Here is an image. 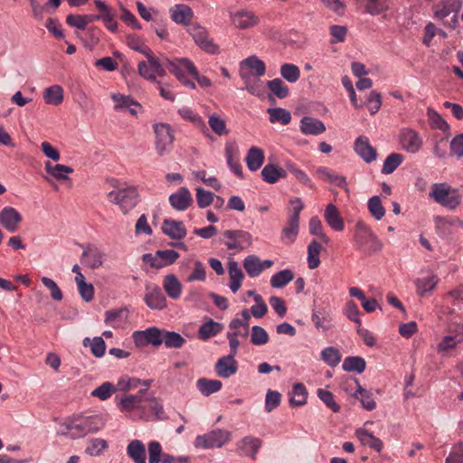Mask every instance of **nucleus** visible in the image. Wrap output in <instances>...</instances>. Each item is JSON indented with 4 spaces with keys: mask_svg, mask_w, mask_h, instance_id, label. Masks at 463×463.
<instances>
[{
    "mask_svg": "<svg viewBox=\"0 0 463 463\" xmlns=\"http://www.w3.org/2000/svg\"><path fill=\"white\" fill-rule=\"evenodd\" d=\"M144 300L152 309H163L166 307V299L158 287H155L151 291L147 292Z\"/></svg>",
    "mask_w": 463,
    "mask_h": 463,
    "instance_id": "26",
    "label": "nucleus"
},
{
    "mask_svg": "<svg viewBox=\"0 0 463 463\" xmlns=\"http://www.w3.org/2000/svg\"><path fill=\"white\" fill-rule=\"evenodd\" d=\"M300 131L305 135H319L326 131L324 122L318 118L305 116L300 120Z\"/></svg>",
    "mask_w": 463,
    "mask_h": 463,
    "instance_id": "18",
    "label": "nucleus"
},
{
    "mask_svg": "<svg viewBox=\"0 0 463 463\" xmlns=\"http://www.w3.org/2000/svg\"><path fill=\"white\" fill-rule=\"evenodd\" d=\"M156 135V149L159 156H163L172 146L175 136L170 125L157 123L154 125Z\"/></svg>",
    "mask_w": 463,
    "mask_h": 463,
    "instance_id": "7",
    "label": "nucleus"
},
{
    "mask_svg": "<svg viewBox=\"0 0 463 463\" xmlns=\"http://www.w3.org/2000/svg\"><path fill=\"white\" fill-rule=\"evenodd\" d=\"M241 65H246L252 71V75L255 77L263 76L266 72V65L263 61L259 59L256 55H251L241 61Z\"/></svg>",
    "mask_w": 463,
    "mask_h": 463,
    "instance_id": "39",
    "label": "nucleus"
},
{
    "mask_svg": "<svg viewBox=\"0 0 463 463\" xmlns=\"http://www.w3.org/2000/svg\"><path fill=\"white\" fill-rule=\"evenodd\" d=\"M430 196L441 206L456 209L461 203V195L458 189H453L447 183H437L431 186Z\"/></svg>",
    "mask_w": 463,
    "mask_h": 463,
    "instance_id": "2",
    "label": "nucleus"
},
{
    "mask_svg": "<svg viewBox=\"0 0 463 463\" xmlns=\"http://www.w3.org/2000/svg\"><path fill=\"white\" fill-rule=\"evenodd\" d=\"M231 439V432L216 429L204 435L196 437L194 446L202 449L221 448Z\"/></svg>",
    "mask_w": 463,
    "mask_h": 463,
    "instance_id": "6",
    "label": "nucleus"
},
{
    "mask_svg": "<svg viewBox=\"0 0 463 463\" xmlns=\"http://www.w3.org/2000/svg\"><path fill=\"white\" fill-rule=\"evenodd\" d=\"M317 174L320 178L326 180L328 183L333 184L338 187H344L346 184L345 177L331 173L326 167H319Z\"/></svg>",
    "mask_w": 463,
    "mask_h": 463,
    "instance_id": "46",
    "label": "nucleus"
},
{
    "mask_svg": "<svg viewBox=\"0 0 463 463\" xmlns=\"http://www.w3.org/2000/svg\"><path fill=\"white\" fill-rule=\"evenodd\" d=\"M127 453L135 463H146V447L141 440H131L127 447Z\"/></svg>",
    "mask_w": 463,
    "mask_h": 463,
    "instance_id": "24",
    "label": "nucleus"
},
{
    "mask_svg": "<svg viewBox=\"0 0 463 463\" xmlns=\"http://www.w3.org/2000/svg\"><path fill=\"white\" fill-rule=\"evenodd\" d=\"M402 161L403 156L402 154L392 153L389 155L383 162L382 173L385 175L393 173Z\"/></svg>",
    "mask_w": 463,
    "mask_h": 463,
    "instance_id": "48",
    "label": "nucleus"
},
{
    "mask_svg": "<svg viewBox=\"0 0 463 463\" xmlns=\"http://www.w3.org/2000/svg\"><path fill=\"white\" fill-rule=\"evenodd\" d=\"M267 86L269 91L279 99H285L289 94L288 87L279 78L268 80Z\"/></svg>",
    "mask_w": 463,
    "mask_h": 463,
    "instance_id": "40",
    "label": "nucleus"
},
{
    "mask_svg": "<svg viewBox=\"0 0 463 463\" xmlns=\"http://www.w3.org/2000/svg\"><path fill=\"white\" fill-rule=\"evenodd\" d=\"M209 126L212 130L218 136L227 135L229 130L226 128L225 120H223L219 115L213 114L209 118Z\"/></svg>",
    "mask_w": 463,
    "mask_h": 463,
    "instance_id": "59",
    "label": "nucleus"
},
{
    "mask_svg": "<svg viewBox=\"0 0 463 463\" xmlns=\"http://www.w3.org/2000/svg\"><path fill=\"white\" fill-rule=\"evenodd\" d=\"M270 122H280L282 125H288L291 120L290 112L282 108L268 109Z\"/></svg>",
    "mask_w": 463,
    "mask_h": 463,
    "instance_id": "49",
    "label": "nucleus"
},
{
    "mask_svg": "<svg viewBox=\"0 0 463 463\" xmlns=\"http://www.w3.org/2000/svg\"><path fill=\"white\" fill-rule=\"evenodd\" d=\"M108 448V442L102 439H92L85 452L90 456H99Z\"/></svg>",
    "mask_w": 463,
    "mask_h": 463,
    "instance_id": "63",
    "label": "nucleus"
},
{
    "mask_svg": "<svg viewBox=\"0 0 463 463\" xmlns=\"http://www.w3.org/2000/svg\"><path fill=\"white\" fill-rule=\"evenodd\" d=\"M81 259L86 266L91 269H97L102 265L103 254L97 248L89 245L86 250H83Z\"/></svg>",
    "mask_w": 463,
    "mask_h": 463,
    "instance_id": "23",
    "label": "nucleus"
},
{
    "mask_svg": "<svg viewBox=\"0 0 463 463\" xmlns=\"http://www.w3.org/2000/svg\"><path fill=\"white\" fill-rule=\"evenodd\" d=\"M196 387L203 396H210L222 389V383L219 380L200 378L196 382Z\"/></svg>",
    "mask_w": 463,
    "mask_h": 463,
    "instance_id": "29",
    "label": "nucleus"
},
{
    "mask_svg": "<svg viewBox=\"0 0 463 463\" xmlns=\"http://www.w3.org/2000/svg\"><path fill=\"white\" fill-rule=\"evenodd\" d=\"M241 77L245 82V90L250 94L260 96L263 92V86L260 80H251L250 76L247 73L241 71Z\"/></svg>",
    "mask_w": 463,
    "mask_h": 463,
    "instance_id": "50",
    "label": "nucleus"
},
{
    "mask_svg": "<svg viewBox=\"0 0 463 463\" xmlns=\"http://www.w3.org/2000/svg\"><path fill=\"white\" fill-rule=\"evenodd\" d=\"M166 62L169 65L170 72L173 73L184 86L189 87L191 89L196 88L195 83L186 78L183 69L177 63L168 59H166Z\"/></svg>",
    "mask_w": 463,
    "mask_h": 463,
    "instance_id": "47",
    "label": "nucleus"
},
{
    "mask_svg": "<svg viewBox=\"0 0 463 463\" xmlns=\"http://www.w3.org/2000/svg\"><path fill=\"white\" fill-rule=\"evenodd\" d=\"M438 283L436 276H429L426 278L418 279L416 281V287L419 294L423 296L428 292H431Z\"/></svg>",
    "mask_w": 463,
    "mask_h": 463,
    "instance_id": "54",
    "label": "nucleus"
},
{
    "mask_svg": "<svg viewBox=\"0 0 463 463\" xmlns=\"http://www.w3.org/2000/svg\"><path fill=\"white\" fill-rule=\"evenodd\" d=\"M193 198L186 187H181L169 196V203L177 211L186 210L192 203Z\"/></svg>",
    "mask_w": 463,
    "mask_h": 463,
    "instance_id": "17",
    "label": "nucleus"
},
{
    "mask_svg": "<svg viewBox=\"0 0 463 463\" xmlns=\"http://www.w3.org/2000/svg\"><path fill=\"white\" fill-rule=\"evenodd\" d=\"M400 140L402 148L410 153L418 152L422 146V141L419 134L410 128L402 129Z\"/></svg>",
    "mask_w": 463,
    "mask_h": 463,
    "instance_id": "12",
    "label": "nucleus"
},
{
    "mask_svg": "<svg viewBox=\"0 0 463 463\" xmlns=\"http://www.w3.org/2000/svg\"><path fill=\"white\" fill-rule=\"evenodd\" d=\"M460 7V0H441L433 6L435 18L454 28L458 23V12Z\"/></svg>",
    "mask_w": 463,
    "mask_h": 463,
    "instance_id": "4",
    "label": "nucleus"
},
{
    "mask_svg": "<svg viewBox=\"0 0 463 463\" xmlns=\"http://www.w3.org/2000/svg\"><path fill=\"white\" fill-rule=\"evenodd\" d=\"M229 274L231 278L230 288L233 293H236L240 289L241 281L244 279V274L236 261L229 262Z\"/></svg>",
    "mask_w": 463,
    "mask_h": 463,
    "instance_id": "32",
    "label": "nucleus"
},
{
    "mask_svg": "<svg viewBox=\"0 0 463 463\" xmlns=\"http://www.w3.org/2000/svg\"><path fill=\"white\" fill-rule=\"evenodd\" d=\"M118 391V388L109 382H105L91 392L93 397H97L101 401H105L109 398L113 393Z\"/></svg>",
    "mask_w": 463,
    "mask_h": 463,
    "instance_id": "56",
    "label": "nucleus"
},
{
    "mask_svg": "<svg viewBox=\"0 0 463 463\" xmlns=\"http://www.w3.org/2000/svg\"><path fill=\"white\" fill-rule=\"evenodd\" d=\"M311 321L317 330H322L323 332H326L333 327L330 310L326 307L313 309Z\"/></svg>",
    "mask_w": 463,
    "mask_h": 463,
    "instance_id": "15",
    "label": "nucleus"
},
{
    "mask_svg": "<svg viewBox=\"0 0 463 463\" xmlns=\"http://www.w3.org/2000/svg\"><path fill=\"white\" fill-rule=\"evenodd\" d=\"M108 197L111 203L119 205L124 214L133 209L138 201V194L135 186L111 191Z\"/></svg>",
    "mask_w": 463,
    "mask_h": 463,
    "instance_id": "5",
    "label": "nucleus"
},
{
    "mask_svg": "<svg viewBox=\"0 0 463 463\" xmlns=\"http://www.w3.org/2000/svg\"><path fill=\"white\" fill-rule=\"evenodd\" d=\"M345 316L351 321L354 322L358 326H361L362 321L360 319V310L358 306L354 300H348L344 308Z\"/></svg>",
    "mask_w": 463,
    "mask_h": 463,
    "instance_id": "60",
    "label": "nucleus"
},
{
    "mask_svg": "<svg viewBox=\"0 0 463 463\" xmlns=\"http://www.w3.org/2000/svg\"><path fill=\"white\" fill-rule=\"evenodd\" d=\"M21 222L22 215L13 207H5L0 212V224L11 232H14L18 229Z\"/></svg>",
    "mask_w": 463,
    "mask_h": 463,
    "instance_id": "11",
    "label": "nucleus"
},
{
    "mask_svg": "<svg viewBox=\"0 0 463 463\" xmlns=\"http://www.w3.org/2000/svg\"><path fill=\"white\" fill-rule=\"evenodd\" d=\"M164 331L156 326L144 331H136L133 334L134 343L137 346H146L149 344L158 346L163 344Z\"/></svg>",
    "mask_w": 463,
    "mask_h": 463,
    "instance_id": "9",
    "label": "nucleus"
},
{
    "mask_svg": "<svg viewBox=\"0 0 463 463\" xmlns=\"http://www.w3.org/2000/svg\"><path fill=\"white\" fill-rule=\"evenodd\" d=\"M157 262L159 269L175 263L179 258V253L174 250H157Z\"/></svg>",
    "mask_w": 463,
    "mask_h": 463,
    "instance_id": "51",
    "label": "nucleus"
},
{
    "mask_svg": "<svg viewBox=\"0 0 463 463\" xmlns=\"http://www.w3.org/2000/svg\"><path fill=\"white\" fill-rule=\"evenodd\" d=\"M157 65H153L151 61H140L138 63L137 69L139 75L144 78L145 80H147L152 82H156V77H163L165 75L166 71L165 68L163 67V64L161 63L160 60L157 58Z\"/></svg>",
    "mask_w": 463,
    "mask_h": 463,
    "instance_id": "10",
    "label": "nucleus"
},
{
    "mask_svg": "<svg viewBox=\"0 0 463 463\" xmlns=\"http://www.w3.org/2000/svg\"><path fill=\"white\" fill-rule=\"evenodd\" d=\"M111 99L116 102L115 109H128L132 115H137V110L132 106L139 107L140 104L130 96L123 94H112Z\"/></svg>",
    "mask_w": 463,
    "mask_h": 463,
    "instance_id": "36",
    "label": "nucleus"
},
{
    "mask_svg": "<svg viewBox=\"0 0 463 463\" xmlns=\"http://www.w3.org/2000/svg\"><path fill=\"white\" fill-rule=\"evenodd\" d=\"M43 99L45 103L58 106L63 100V90L59 85H52L44 90Z\"/></svg>",
    "mask_w": 463,
    "mask_h": 463,
    "instance_id": "35",
    "label": "nucleus"
},
{
    "mask_svg": "<svg viewBox=\"0 0 463 463\" xmlns=\"http://www.w3.org/2000/svg\"><path fill=\"white\" fill-rule=\"evenodd\" d=\"M223 235L228 239H235L244 245V249L250 247L252 243V238L250 232L243 230L225 231Z\"/></svg>",
    "mask_w": 463,
    "mask_h": 463,
    "instance_id": "55",
    "label": "nucleus"
},
{
    "mask_svg": "<svg viewBox=\"0 0 463 463\" xmlns=\"http://www.w3.org/2000/svg\"><path fill=\"white\" fill-rule=\"evenodd\" d=\"M163 343L167 348H181L185 343V339L175 331H164Z\"/></svg>",
    "mask_w": 463,
    "mask_h": 463,
    "instance_id": "44",
    "label": "nucleus"
},
{
    "mask_svg": "<svg viewBox=\"0 0 463 463\" xmlns=\"http://www.w3.org/2000/svg\"><path fill=\"white\" fill-rule=\"evenodd\" d=\"M355 436L363 445L368 446L377 452L383 449V441L367 430L363 428L357 429L355 430Z\"/></svg>",
    "mask_w": 463,
    "mask_h": 463,
    "instance_id": "25",
    "label": "nucleus"
},
{
    "mask_svg": "<svg viewBox=\"0 0 463 463\" xmlns=\"http://www.w3.org/2000/svg\"><path fill=\"white\" fill-rule=\"evenodd\" d=\"M164 289L171 298L176 299L181 295L182 285L174 274H169L165 278Z\"/></svg>",
    "mask_w": 463,
    "mask_h": 463,
    "instance_id": "33",
    "label": "nucleus"
},
{
    "mask_svg": "<svg viewBox=\"0 0 463 463\" xmlns=\"http://www.w3.org/2000/svg\"><path fill=\"white\" fill-rule=\"evenodd\" d=\"M65 427L66 431L62 434L68 436L71 439H75L87 436L81 418L66 422Z\"/></svg>",
    "mask_w": 463,
    "mask_h": 463,
    "instance_id": "30",
    "label": "nucleus"
},
{
    "mask_svg": "<svg viewBox=\"0 0 463 463\" xmlns=\"http://www.w3.org/2000/svg\"><path fill=\"white\" fill-rule=\"evenodd\" d=\"M324 217H325L326 223L333 230H335L336 232H342L344 230V228H345L344 220L341 217L340 213L335 204L329 203L326 207Z\"/></svg>",
    "mask_w": 463,
    "mask_h": 463,
    "instance_id": "21",
    "label": "nucleus"
},
{
    "mask_svg": "<svg viewBox=\"0 0 463 463\" xmlns=\"http://www.w3.org/2000/svg\"><path fill=\"white\" fill-rule=\"evenodd\" d=\"M354 241L358 248L368 254L378 252L383 247L376 235L363 221L356 222Z\"/></svg>",
    "mask_w": 463,
    "mask_h": 463,
    "instance_id": "3",
    "label": "nucleus"
},
{
    "mask_svg": "<svg viewBox=\"0 0 463 463\" xmlns=\"http://www.w3.org/2000/svg\"><path fill=\"white\" fill-rule=\"evenodd\" d=\"M368 210L372 216L377 221L381 220L385 214V209L382 204L380 197L377 195L369 199Z\"/></svg>",
    "mask_w": 463,
    "mask_h": 463,
    "instance_id": "57",
    "label": "nucleus"
},
{
    "mask_svg": "<svg viewBox=\"0 0 463 463\" xmlns=\"http://www.w3.org/2000/svg\"><path fill=\"white\" fill-rule=\"evenodd\" d=\"M238 371V363L232 355L221 357L215 364L216 374L222 378H229Z\"/></svg>",
    "mask_w": 463,
    "mask_h": 463,
    "instance_id": "14",
    "label": "nucleus"
},
{
    "mask_svg": "<svg viewBox=\"0 0 463 463\" xmlns=\"http://www.w3.org/2000/svg\"><path fill=\"white\" fill-rule=\"evenodd\" d=\"M196 201L200 208H205L214 202V194L203 188L196 189Z\"/></svg>",
    "mask_w": 463,
    "mask_h": 463,
    "instance_id": "62",
    "label": "nucleus"
},
{
    "mask_svg": "<svg viewBox=\"0 0 463 463\" xmlns=\"http://www.w3.org/2000/svg\"><path fill=\"white\" fill-rule=\"evenodd\" d=\"M342 368L345 372L362 373L366 368L365 360L360 356H348L344 360Z\"/></svg>",
    "mask_w": 463,
    "mask_h": 463,
    "instance_id": "38",
    "label": "nucleus"
},
{
    "mask_svg": "<svg viewBox=\"0 0 463 463\" xmlns=\"http://www.w3.org/2000/svg\"><path fill=\"white\" fill-rule=\"evenodd\" d=\"M148 463H159L163 455L161 444L158 441H150L147 446Z\"/></svg>",
    "mask_w": 463,
    "mask_h": 463,
    "instance_id": "64",
    "label": "nucleus"
},
{
    "mask_svg": "<svg viewBox=\"0 0 463 463\" xmlns=\"http://www.w3.org/2000/svg\"><path fill=\"white\" fill-rule=\"evenodd\" d=\"M232 22L239 29H248L255 26L259 19L251 12L241 10L232 16Z\"/></svg>",
    "mask_w": 463,
    "mask_h": 463,
    "instance_id": "22",
    "label": "nucleus"
},
{
    "mask_svg": "<svg viewBox=\"0 0 463 463\" xmlns=\"http://www.w3.org/2000/svg\"><path fill=\"white\" fill-rule=\"evenodd\" d=\"M222 329V325L210 319L208 322L203 324L198 330V336L202 340H207L212 336L216 335Z\"/></svg>",
    "mask_w": 463,
    "mask_h": 463,
    "instance_id": "37",
    "label": "nucleus"
},
{
    "mask_svg": "<svg viewBox=\"0 0 463 463\" xmlns=\"http://www.w3.org/2000/svg\"><path fill=\"white\" fill-rule=\"evenodd\" d=\"M179 62L184 67V69L193 76L194 80H197L198 84L202 88H208L212 86V81L206 76H201L198 73L197 69L194 65V63L187 58H183L179 61Z\"/></svg>",
    "mask_w": 463,
    "mask_h": 463,
    "instance_id": "34",
    "label": "nucleus"
},
{
    "mask_svg": "<svg viewBox=\"0 0 463 463\" xmlns=\"http://www.w3.org/2000/svg\"><path fill=\"white\" fill-rule=\"evenodd\" d=\"M354 382L357 386V390L354 392V396L357 397V394H360L361 395V402H362L363 407L367 411L374 410L376 407V403H375L374 400L373 399L372 393L369 391L363 388L360 385V383L357 379H354Z\"/></svg>",
    "mask_w": 463,
    "mask_h": 463,
    "instance_id": "43",
    "label": "nucleus"
},
{
    "mask_svg": "<svg viewBox=\"0 0 463 463\" xmlns=\"http://www.w3.org/2000/svg\"><path fill=\"white\" fill-rule=\"evenodd\" d=\"M171 19L179 24H188L194 17V12L190 6L178 4L170 9Z\"/></svg>",
    "mask_w": 463,
    "mask_h": 463,
    "instance_id": "20",
    "label": "nucleus"
},
{
    "mask_svg": "<svg viewBox=\"0 0 463 463\" xmlns=\"http://www.w3.org/2000/svg\"><path fill=\"white\" fill-rule=\"evenodd\" d=\"M45 171L58 181L69 180L68 174L74 172L73 168L65 165H52L50 161L44 164Z\"/></svg>",
    "mask_w": 463,
    "mask_h": 463,
    "instance_id": "27",
    "label": "nucleus"
},
{
    "mask_svg": "<svg viewBox=\"0 0 463 463\" xmlns=\"http://www.w3.org/2000/svg\"><path fill=\"white\" fill-rule=\"evenodd\" d=\"M354 151L366 162L371 163L376 159L377 152L374 147L369 144L366 137H359L354 142Z\"/></svg>",
    "mask_w": 463,
    "mask_h": 463,
    "instance_id": "16",
    "label": "nucleus"
},
{
    "mask_svg": "<svg viewBox=\"0 0 463 463\" xmlns=\"http://www.w3.org/2000/svg\"><path fill=\"white\" fill-rule=\"evenodd\" d=\"M262 444V440L259 438L247 436L243 438L238 444V452L240 454L249 456L252 459H256V454Z\"/></svg>",
    "mask_w": 463,
    "mask_h": 463,
    "instance_id": "19",
    "label": "nucleus"
},
{
    "mask_svg": "<svg viewBox=\"0 0 463 463\" xmlns=\"http://www.w3.org/2000/svg\"><path fill=\"white\" fill-rule=\"evenodd\" d=\"M293 396L289 399L291 406H302L307 403V392L303 383H296L292 390Z\"/></svg>",
    "mask_w": 463,
    "mask_h": 463,
    "instance_id": "42",
    "label": "nucleus"
},
{
    "mask_svg": "<svg viewBox=\"0 0 463 463\" xmlns=\"http://www.w3.org/2000/svg\"><path fill=\"white\" fill-rule=\"evenodd\" d=\"M322 250V245L316 240H312L307 246V265L310 269H317L320 261V252Z\"/></svg>",
    "mask_w": 463,
    "mask_h": 463,
    "instance_id": "31",
    "label": "nucleus"
},
{
    "mask_svg": "<svg viewBox=\"0 0 463 463\" xmlns=\"http://www.w3.org/2000/svg\"><path fill=\"white\" fill-rule=\"evenodd\" d=\"M265 160L264 152L261 148L257 146H252L249 149L246 163L247 166L250 171L259 170L263 165Z\"/></svg>",
    "mask_w": 463,
    "mask_h": 463,
    "instance_id": "28",
    "label": "nucleus"
},
{
    "mask_svg": "<svg viewBox=\"0 0 463 463\" xmlns=\"http://www.w3.org/2000/svg\"><path fill=\"white\" fill-rule=\"evenodd\" d=\"M292 208L288 211V220L281 232V241L286 244H291L295 241L299 230V215L304 209V204L299 197L289 200Z\"/></svg>",
    "mask_w": 463,
    "mask_h": 463,
    "instance_id": "1",
    "label": "nucleus"
},
{
    "mask_svg": "<svg viewBox=\"0 0 463 463\" xmlns=\"http://www.w3.org/2000/svg\"><path fill=\"white\" fill-rule=\"evenodd\" d=\"M321 358L329 366L335 367L341 361V354L335 347L329 346L321 352Z\"/></svg>",
    "mask_w": 463,
    "mask_h": 463,
    "instance_id": "53",
    "label": "nucleus"
},
{
    "mask_svg": "<svg viewBox=\"0 0 463 463\" xmlns=\"http://www.w3.org/2000/svg\"><path fill=\"white\" fill-rule=\"evenodd\" d=\"M189 32L194 43L200 49L210 54H216L219 52V46L209 38L208 32L204 27L197 24H194L190 26Z\"/></svg>",
    "mask_w": 463,
    "mask_h": 463,
    "instance_id": "8",
    "label": "nucleus"
},
{
    "mask_svg": "<svg viewBox=\"0 0 463 463\" xmlns=\"http://www.w3.org/2000/svg\"><path fill=\"white\" fill-rule=\"evenodd\" d=\"M388 8L387 0H368L365 5V11L372 15H377Z\"/></svg>",
    "mask_w": 463,
    "mask_h": 463,
    "instance_id": "61",
    "label": "nucleus"
},
{
    "mask_svg": "<svg viewBox=\"0 0 463 463\" xmlns=\"http://www.w3.org/2000/svg\"><path fill=\"white\" fill-rule=\"evenodd\" d=\"M308 228L312 235L317 236L325 243L329 242V238L323 232L322 222L317 216H314L309 220Z\"/></svg>",
    "mask_w": 463,
    "mask_h": 463,
    "instance_id": "58",
    "label": "nucleus"
},
{
    "mask_svg": "<svg viewBox=\"0 0 463 463\" xmlns=\"http://www.w3.org/2000/svg\"><path fill=\"white\" fill-rule=\"evenodd\" d=\"M162 232L171 239L181 240L186 236V228L181 221L165 219L162 223Z\"/></svg>",
    "mask_w": 463,
    "mask_h": 463,
    "instance_id": "13",
    "label": "nucleus"
},
{
    "mask_svg": "<svg viewBox=\"0 0 463 463\" xmlns=\"http://www.w3.org/2000/svg\"><path fill=\"white\" fill-rule=\"evenodd\" d=\"M294 279V273L290 269H284L271 277L270 285L272 288H280L285 287Z\"/></svg>",
    "mask_w": 463,
    "mask_h": 463,
    "instance_id": "45",
    "label": "nucleus"
},
{
    "mask_svg": "<svg viewBox=\"0 0 463 463\" xmlns=\"http://www.w3.org/2000/svg\"><path fill=\"white\" fill-rule=\"evenodd\" d=\"M280 74L288 82L295 83L300 78V70L295 64L284 63L280 67Z\"/></svg>",
    "mask_w": 463,
    "mask_h": 463,
    "instance_id": "52",
    "label": "nucleus"
},
{
    "mask_svg": "<svg viewBox=\"0 0 463 463\" xmlns=\"http://www.w3.org/2000/svg\"><path fill=\"white\" fill-rule=\"evenodd\" d=\"M243 266L248 275L252 278L259 276L263 270V265L256 255L248 256L243 261Z\"/></svg>",
    "mask_w": 463,
    "mask_h": 463,
    "instance_id": "41",
    "label": "nucleus"
}]
</instances>
